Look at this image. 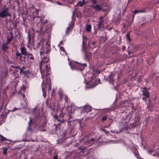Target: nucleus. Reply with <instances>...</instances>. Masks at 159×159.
<instances>
[{
    "instance_id": "39",
    "label": "nucleus",
    "mask_w": 159,
    "mask_h": 159,
    "mask_svg": "<svg viewBox=\"0 0 159 159\" xmlns=\"http://www.w3.org/2000/svg\"><path fill=\"white\" fill-rule=\"evenodd\" d=\"M22 89L23 90V91H24V92H25V91H24V88H22H22L21 89H20V90H22Z\"/></svg>"
},
{
    "instance_id": "13",
    "label": "nucleus",
    "mask_w": 159,
    "mask_h": 159,
    "mask_svg": "<svg viewBox=\"0 0 159 159\" xmlns=\"http://www.w3.org/2000/svg\"><path fill=\"white\" fill-rule=\"evenodd\" d=\"M11 34V36L10 37H8L7 39V44H8L9 43V42L11 41L13 39V36L12 34L11 33H10Z\"/></svg>"
},
{
    "instance_id": "11",
    "label": "nucleus",
    "mask_w": 159,
    "mask_h": 159,
    "mask_svg": "<svg viewBox=\"0 0 159 159\" xmlns=\"http://www.w3.org/2000/svg\"><path fill=\"white\" fill-rule=\"evenodd\" d=\"M26 56H27V59L28 60H34V58L32 54L28 53Z\"/></svg>"
},
{
    "instance_id": "21",
    "label": "nucleus",
    "mask_w": 159,
    "mask_h": 159,
    "mask_svg": "<svg viewBox=\"0 0 159 159\" xmlns=\"http://www.w3.org/2000/svg\"><path fill=\"white\" fill-rule=\"evenodd\" d=\"M3 154L4 155H6L7 153V151L8 150V148H7L4 147V148H3Z\"/></svg>"
},
{
    "instance_id": "19",
    "label": "nucleus",
    "mask_w": 159,
    "mask_h": 159,
    "mask_svg": "<svg viewBox=\"0 0 159 159\" xmlns=\"http://www.w3.org/2000/svg\"><path fill=\"white\" fill-rule=\"evenodd\" d=\"M66 109L68 113H72L71 107V106H68Z\"/></svg>"
},
{
    "instance_id": "32",
    "label": "nucleus",
    "mask_w": 159,
    "mask_h": 159,
    "mask_svg": "<svg viewBox=\"0 0 159 159\" xmlns=\"http://www.w3.org/2000/svg\"><path fill=\"white\" fill-rule=\"evenodd\" d=\"M31 122V119H30L29 122L28 123L29 126H30V124Z\"/></svg>"
},
{
    "instance_id": "41",
    "label": "nucleus",
    "mask_w": 159,
    "mask_h": 159,
    "mask_svg": "<svg viewBox=\"0 0 159 159\" xmlns=\"http://www.w3.org/2000/svg\"><path fill=\"white\" fill-rule=\"evenodd\" d=\"M95 44V43L94 42H92V45H93Z\"/></svg>"
},
{
    "instance_id": "15",
    "label": "nucleus",
    "mask_w": 159,
    "mask_h": 159,
    "mask_svg": "<svg viewBox=\"0 0 159 159\" xmlns=\"http://www.w3.org/2000/svg\"><path fill=\"white\" fill-rule=\"evenodd\" d=\"M145 11L143 10H135L133 11L134 14H136L137 13H144Z\"/></svg>"
},
{
    "instance_id": "2",
    "label": "nucleus",
    "mask_w": 159,
    "mask_h": 159,
    "mask_svg": "<svg viewBox=\"0 0 159 159\" xmlns=\"http://www.w3.org/2000/svg\"><path fill=\"white\" fill-rule=\"evenodd\" d=\"M50 80L49 77H47L45 80H43L42 84V89L43 91V94L44 97L46 96V89H47L48 93L52 89L51 87Z\"/></svg>"
},
{
    "instance_id": "27",
    "label": "nucleus",
    "mask_w": 159,
    "mask_h": 159,
    "mask_svg": "<svg viewBox=\"0 0 159 159\" xmlns=\"http://www.w3.org/2000/svg\"><path fill=\"white\" fill-rule=\"evenodd\" d=\"M102 130L103 132H105L106 134H109V133L108 131H106V129H102Z\"/></svg>"
},
{
    "instance_id": "30",
    "label": "nucleus",
    "mask_w": 159,
    "mask_h": 159,
    "mask_svg": "<svg viewBox=\"0 0 159 159\" xmlns=\"http://www.w3.org/2000/svg\"><path fill=\"white\" fill-rule=\"evenodd\" d=\"M153 152V151L152 150H149L148 151V152L149 153H150V154H151V153Z\"/></svg>"
},
{
    "instance_id": "37",
    "label": "nucleus",
    "mask_w": 159,
    "mask_h": 159,
    "mask_svg": "<svg viewBox=\"0 0 159 159\" xmlns=\"http://www.w3.org/2000/svg\"><path fill=\"white\" fill-rule=\"evenodd\" d=\"M81 2H83V3H84V4H85V0H82V1Z\"/></svg>"
},
{
    "instance_id": "26",
    "label": "nucleus",
    "mask_w": 159,
    "mask_h": 159,
    "mask_svg": "<svg viewBox=\"0 0 159 159\" xmlns=\"http://www.w3.org/2000/svg\"><path fill=\"white\" fill-rule=\"evenodd\" d=\"M94 140V139L93 138L90 141H87L85 142V143L86 144H87L90 141H93Z\"/></svg>"
},
{
    "instance_id": "18",
    "label": "nucleus",
    "mask_w": 159,
    "mask_h": 159,
    "mask_svg": "<svg viewBox=\"0 0 159 159\" xmlns=\"http://www.w3.org/2000/svg\"><path fill=\"white\" fill-rule=\"evenodd\" d=\"M8 44H6L5 43H3L2 45V49L4 51H6L7 49V45Z\"/></svg>"
},
{
    "instance_id": "47",
    "label": "nucleus",
    "mask_w": 159,
    "mask_h": 159,
    "mask_svg": "<svg viewBox=\"0 0 159 159\" xmlns=\"http://www.w3.org/2000/svg\"><path fill=\"white\" fill-rule=\"evenodd\" d=\"M18 77H19V75H18Z\"/></svg>"
},
{
    "instance_id": "46",
    "label": "nucleus",
    "mask_w": 159,
    "mask_h": 159,
    "mask_svg": "<svg viewBox=\"0 0 159 159\" xmlns=\"http://www.w3.org/2000/svg\"><path fill=\"white\" fill-rule=\"evenodd\" d=\"M36 32H38V30H37V31H36Z\"/></svg>"
},
{
    "instance_id": "23",
    "label": "nucleus",
    "mask_w": 159,
    "mask_h": 159,
    "mask_svg": "<svg viewBox=\"0 0 159 159\" xmlns=\"http://www.w3.org/2000/svg\"><path fill=\"white\" fill-rule=\"evenodd\" d=\"M127 40L129 41H130L131 40L129 37V34H128L127 35Z\"/></svg>"
},
{
    "instance_id": "9",
    "label": "nucleus",
    "mask_w": 159,
    "mask_h": 159,
    "mask_svg": "<svg viewBox=\"0 0 159 159\" xmlns=\"http://www.w3.org/2000/svg\"><path fill=\"white\" fill-rule=\"evenodd\" d=\"M142 92H143V95L145 96L146 98H148L149 97V93L147 91L146 88H143Z\"/></svg>"
},
{
    "instance_id": "10",
    "label": "nucleus",
    "mask_w": 159,
    "mask_h": 159,
    "mask_svg": "<svg viewBox=\"0 0 159 159\" xmlns=\"http://www.w3.org/2000/svg\"><path fill=\"white\" fill-rule=\"evenodd\" d=\"M92 7L94 8L96 11H100L102 10L101 7L98 4H97L95 6L92 5Z\"/></svg>"
},
{
    "instance_id": "35",
    "label": "nucleus",
    "mask_w": 159,
    "mask_h": 159,
    "mask_svg": "<svg viewBox=\"0 0 159 159\" xmlns=\"http://www.w3.org/2000/svg\"><path fill=\"white\" fill-rule=\"evenodd\" d=\"M53 159H57V156H54Z\"/></svg>"
},
{
    "instance_id": "29",
    "label": "nucleus",
    "mask_w": 159,
    "mask_h": 159,
    "mask_svg": "<svg viewBox=\"0 0 159 159\" xmlns=\"http://www.w3.org/2000/svg\"><path fill=\"white\" fill-rule=\"evenodd\" d=\"M92 2V3L93 4H95L97 3L96 0H93Z\"/></svg>"
},
{
    "instance_id": "22",
    "label": "nucleus",
    "mask_w": 159,
    "mask_h": 159,
    "mask_svg": "<svg viewBox=\"0 0 159 159\" xmlns=\"http://www.w3.org/2000/svg\"><path fill=\"white\" fill-rule=\"evenodd\" d=\"M0 137H1L0 139L1 141H6L7 140V139L6 138L0 135Z\"/></svg>"
},
{
    "instance_id": "31",
    "label": "nucleus",
    "mask_w": 159,
    "mask_h": 159,
    "mask_svg": "<svg viewBox=\"0 0 159 159\" xmlns=\"http://www.w3.org/2000/svg\"><path fill=\"white\" fill-rule=\"evenodd\" d=\"M18 109V108H17L16 107H14L13 108V110L11 111H16V110H17Z\"/></svg>"
},
{
    "instance_id": "43",
    "label": "nucleus",
    "mask_w": 159,
    "mask_h": 159,
    "mask_svg": "<svg viewBox=\"0 0 159 159\" xmlns=\"http://www.w3.org/2000/svg\"><path fill=\"white\" fill-rule=\"evenodd\" d=\"M30 39L29 38V42H30Z\"/></svg>"
},
{
    "instance_id": "16",
    "label": "nucleus",
    "mask_w": 159,
    "mask_h": 159,
    "mask_svg": "<svg viewBox=\"0 0 159 159\" xmlns=\"http://www.w3.org/2000/svg\"><path fill=\"white\" fill-rule=\"evenodd\" d=\"M85 111L87 112L90 111L91 110V107L89 106H85L84 107Z\"/></svg>"
},
{
    "instance_id": "24",
    "label": "nucleus",
    "mask_w": 159,
    "mask_h": 159,
    "mask_svg": "<svg viewBox=\"0 0 159 159\" xmlns=\"http://www.w3.org/2000/svg\"><path fill=\"white\" fill-rule=\"evenodd\" d=\"M64 98H65V102H68V97L67 96L65 95V96Z\"/></svg>"
},
{
    "instance_id": "45",
    "label": "nucleus",
    "mask_w": 159,
    "mask_h": 159,
    "mask_svg": "<svg viewBox=\"0 0 159 159\" xmlns=\"http://www.w3.org/2000/svg\"><path fill=\"white\" fill-rule=\"evenodd\" d=\"M53 91H54V90H53V89H52V92H53Z\"/></svg>"
},
{
    "instance_id": "33",
    "label": "nucleus",
    "mask_w": 159,
    "mask_h": 159,
    "mask_svg": "<svg viewBox=\"0 0 159 159\" xmlns=\"http://www.w3.org/2000/svg\"><path fill=\"white\" fill-rule=\"evenodd\" d=\"M48 20H46L44 21V24L47 23H48Z\"/></svg>"
},
{
    "instance_id": "3",
    "label": "nucleus",
    "mask_w": 159,
    "mask_h": 159,
    "mask_svg": "<svg viewBox=\"0 0 159 159\" xmlns=\"http://www.w3.org/2000/svg\"><path fill=\"white\" fill-rule=\"evenodd\" d=\"M69 64L72 70H82L87 66L86 64H81L74 61H70Z\"/></svg>"
},
{
    "instance_id": "28",
    "label": "nucleus",
    "mask_w": 159,
    "mask_h": 159,
    "mask_svg": "<svg viewBox=\"0 0 159 159\" xmlns=\"http://www.w3.org/2000/svg\"><path fill=\"white\" fill-rule=\"evenodd\" d=\"M107 116H103L102 119V121H105V120H106L107 119Z\"/></svg>"
},
{
    "instance_id": "20",
    "label": "nucleus",
    "mask_w": 159,
    "mask_h": 159,
    "mask_svg": "<svg viewBox=\"0 0 159 159\" xmlns=\"http://www.w3.org/2000/svg\"><path fill=\"white\" fill-rule=\"evenodd\" d=\"M85 4L84 3H83V2H82L81 1H79L77 5H78V6L80 7H83Z\"/></svg>"
},
{
    "instance_id": "42",
    "label": "nucleus",
    "mask_w": 159,
    "mask_h": 159,
    "mask_svg": "<svg viewBox=\"0 0 159 159\" xmlns=\"http://www.w3.org/2000/svg\"><path fill=\"white\" fill-rule=\"evenodd\" d=\"M117 76H118L117 79H119V77H120L119 75H117Z\"/></svg>"
},
{
    "instance_id": "38",
    "label": "nucleus",
    "mask_w": 159,
    "mask_h": 159,
    "mask_svg": "<svg viewBox=\"0 0 159 159\" xmlns=\"http://www.w3.org/2000/svg\"><path fill=\"white\" fill-rule=\"evenodd\" d=\"M146 97H143V98H142V99H143V100H144V101L145 100H146Z\"/></svg>"
},
{
    "instance_id": "44",
    "label": "nucleus",
    "mask_w": 159,
    "mask_h": 159,
    "mask_svg": "<svg viewBox=\"0 0 159 159\" xmlns=\"http://www.w3.org/2000/svg\"><path fill=\"white\" fill-rule=\"evenodd\" d=\"M77 6H78V5H75V6H74V7H75Z\"/></svg>"
},
{
    "instance_id": "8",
    "label": "nucleus",
    "mask_w": 159,
    "mask_h": 159,
    "mask_svg": "<svg viewBox=\"0 0 159 159\" xmlns=\"http://www.w3.org/2000/svg\"><path fill=\"white\" fill-rule=\"evenodd\" d=\"M116 75L115 73H112L111 74L108 78L109 83L113 84L114 83V76Z\"/></svg>"
},
{
    "instance_id": "36",
    "label": "nucleus",
    "mask_w": 159,
    "mask_h": 159,
    "mask_svg": "<svg viewBox=\"0 0 159 159\" xmlns=\"http://www.w3.org/2000/svg\"><path fill=\"white\" fill-rule=\"evenodd\" d=\"M125 48H125V46H123V48H122L123 50H124L125 49Z\"/></svg>"
},
{
    "instance_id": "7",
    "label": "nucleus",
    "mask_w": 159,
    "mask_h": 159,
    "mask_svg": "<svg viewBox=\"0 0 159 159\" xmlns=\"http://www.w3.org/2000/svg\"><path fill=\"white\" fill-rule=\"evenodd\" d=\"M104 22V21L103 19L102 16H101L99 18V20L98 22V24L97 25L99 29H101L102 26L103 28L104 27L103 24Z\"/></svg>"
},
{
    "instance_id": "25",
    "label": "nucleus",
    "mask_w": 159,
    "mask_h": 159,
    "mask_svg": "<svg viewBox=\"0 0 159 159\" xmlns=\"http://www.w3.org/2000/svg\"><path fill=\"white\" fill-rule=\"evenodd\" d=\"M21 97L22 98H23V100L26 103L27 102V101L26 100H25L24 98L25 97V95L23 94H22L21 95Z\"/></svg>"
},
{
    "instance_id": "4",
    "label": "nucleus",
    "mask_w": 159,
    "mask_h": 159,
    "mask_svg": "<svg viewBox=\"0 0 159 159\" xmlns=\"http://www.w3.org/2000/svg\"><path fill=\"white\" fill-rule=\"evenodd\" d=\"M20 53L17 52V57L20 61H25L26 57L29 53L26 50V48L24 47H21L20 49Z\"/></svg>"
},
{
    "instance_id": "5",
    "label": "nucleus",
    "mask_w": 159,
    "mask_h": 159,
    "mask_svg": "<svg viewBox=\"0 0 159 159\" xmlns=\"http://www.w3.org/2000/svg\"><path fill=\"white\" fill-rule=\"evenodd\" d=\"M7 9H6L3 10H1V12H0V17L4 18L7 16H9L11 17V15L7 11Z\"/></svg>"
},
{
    "instance_id": "40",
    "label": "nucleus",
    "mask_w": 159,
    "mask_h": 159,
    "mask_svg": "<svg viewBox=\"0 0 159 159\" xmlns=\"http://www.w3.org/2000/svg\"><path fill=\"white\" fill-rule=\"evenodd\" d=\"M153 156H158V155L157 154H153Z\"/></svg>"
},
{
    "instance_id": "14",
    "label": "nucleus",
    "mask_w": 159,
    "mask_h": 159,
    "mask_svg": "<svg viewBox=\"0 0 159 159\" xmlns=\"http://www.w3.org/2000/svg\"><path fill=\"white\" fill-rule=\"evenodd\" d=\"M60 51L61 52V54L63 55H66V52H65V51L64 49V48L62 47H60Z\"/></svg>"
},
{
    "instance_id": "34",
    "label": "nucleus",
    "mask_w": 159,
    "mask_h": 159,
    "mask_svg": "<svg viewBox=\"0 0 159 159\" xmlns=\"http://www.w3.org/2000/svg\"><path fill=\"white\" fill-rule=\"evenodd\" d=\"M63 44V43L62 41H60L59 43V45H61L62 44Z\"/></svg>"
},
{
    "instance_id": "6",
    "label": "nucleus",
    "mask_w": 159,
    "mask_h": 159,
    "mask_svg": "<svg viewBox=\"0 0 159 159\" xmlns=\"http://www.w3.org/2000/svg\"><path fill=\"white\" fill-rule=\"evenodd\" d=\"M25 68L24 66H23L22 68H20V67L17 66L16 68V71L18 72V75H19V74L20 75L21 73H23L25 74H26L29 73V71H23V70Z\"/></svg>"
},
{
    "instance_id": "12",
    "label": "nucleus",
    "mask_w": 159,
    "mask_h": 159,
    "mask_svg": "<svg viewBox=\"0 0 159 159\" xmlns=\"http://www.w3.org/2000/svg\"><path fill=\"white\" fill-rule=\"evenodd\" d=\"M73 27V24L72 23V22H71L70 24L69 25L68 27L66 30V32L67 34H68L69 31L70 30L72 29Z\"/></svg>"
},
{
    "instance_id": "17",
    "label": "nucleus",
    "mask_w": 159,
    "mask_h": 159,
    "mask_svg": "<svg viewBox=\"0 0 159 159\" xmlns=\"http://www.w3.org/2000/svg\"><path fill=\"white\" fill-rule=\"evenodd\" d=\"M91 28V25H87L86 27L87 31L88 32H90Z\"/></svg>"
},
{
    "instance_id": "1",
    "label": "nucleus",
    "mask_w": 159,
    "mask_h": 159,
    "mask_svg": "<svg viewBox=\"0 0 159 159\" xmlns=\"http://www.w3.org/2000/svg\"><path fill=\"white\" fill-rule=\"evenodd\" d=\"M47 52H45L42 49L40 52V55L42 59L40 63V69L41 77L43 80L44 79V76H46V78L48 77L49 78L48 76L49 74L48 72L49 71L50 68L49 64H48L49 59L47 55ZM45 79H46V78Z\"/></svg>"
}]
</instances>
